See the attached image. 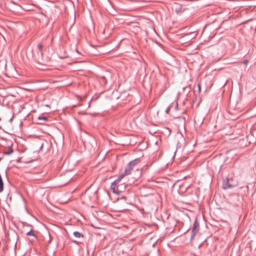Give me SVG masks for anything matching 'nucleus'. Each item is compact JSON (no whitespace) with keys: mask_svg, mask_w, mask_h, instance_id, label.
Returning a JSON list of instances; mask_svg holds the SVG:
<instances>
[{"mask_svg":"<svg viewBox=\"0 0 256 256\" xmlns=\"http://www.w3.org/2000/svg\"><path fill=\"white\" fill-rule=\"evenodd\" d=\"M26 236H36V235L34 233V231L32 230H31L30 231L28 232L26 234Z\"/></svg>","mask_w":256,"mask_h":256,"instance_id":"obj_10","label":"nucleus"},{"mask_svg":"<svg viewBox=\"0 0 256 256\" xmlns=\"http://www.w3.org/2000/svg\"><path fill=\"white\" fill-rule=\"evenodd\" d=\"M72 242L76 244H78V242L76 240H72Z\"/></svg>","mask_w":256,"mask_h":256,"instance_id":"obj_13","label":"nucleus"},{"mask_svg":"<svg viewBox=\"0 0 256 256\" xmlns=\"http://www.w3.org/2000/svg\"><path fill=\"white\" fill-rule=\"evenodd\" d=\"M72 178V175L70 172L66 173L64 176L62 177V184L65 185L68 184Z\"/></svg>","mask_w":256,"mask_h":256,"instance_id":"obj_7","label":"nucleus"},{"mask_svg":"<svg viewBox=\"0 0 256 256\" xmlns=\"http://www.w3.org/2000/svg\"><path fill=\"white\" fill-rule=\"evenodd\" d=\"M43 46L41 44H38V45L37 50H36V54L34 52V50H32V57L35 61L38 63H40L41 61L43 60Z\"/></svg>","mask_w":256,"mask_h":256,"instance_id":"obj_4","label":"nucleus"},{"mask_svg":"<svg viewBox=\"0 0 256 256\" xmlns=\"http://www.w3.org/2000/svg\"><path fill=\"white\" fill-rule=\"evenodd\" d=\"M122 178L118 176V178L111 184L110 189L114 193L119 194L125 190L126 188L125 184L120 183Z\"/></svg>","mask_w":256,"mask_h":256,"instance_id":"obj_1","label":"nucleus"},{"mask_svg":"<svg viewBox=\"0 0 256 256\" xmlns=\"http://www.w3.org/2000/svg\"><path fill=\"white\" fill-rule=\"evenodd\" d=\"M38 119L40 120H48V118L46 117H45V116H40L38 118Z\"/></svg>","mask_w":256,"mask_h":256,"instance_id":"obj_12","label":"nucleus"},{"mask_svg":"<svg viewBox=\"0 0 256 256\" xmlns=\"http://www.w3.org/2000/svg\"><path fill=\"white\" fill-rule=\"evenodd\" d=\"M96 195L94 192L90 189H87L82 196V202L88 206L90 205L92 202L96 200Z\"/></svg>","mask_w":256,"mask_h":256,"instance_id":"obj_2","label":"nucleus"},{"mask_svg":"<svg viewBox=\"0 0 256 256\" xmlns=\"http://www.w3.org/2000/svg\"><path fill=\"white\" fill-rule=\"evenodd\" d=\"M174 104L175 106V108L176 109H177L178 108V103L177 102H175V103H172V106H170L168 107L166 110V112L168 114V112H169V111L170 110V107L172 106Z\"/></svg>","mask_w":256,"mask_h":256,"instance_id":"obj_9","label":"nucleus"},{"mask_svg":"<svg viewBox=\"0 0 256 256\" xmlns=\"http://www.w3.org/2000/svg\"><path fill=\"white\" fill-rule=\"evenodd\" d=\"M238 186V182L233 178H226L222 182V188L224 190L230 188Z\"/></svg>","mask_w":256,"mask_h":256,"instance_id":"obj_5","label":"nucleus"},{"mask_svg":"<svg viewBox=\"0 0 256 256\" xmlns=\"http://www.w3.org/2000/svg\"><path fill=\"white\" fill-rule=\"evenodd\" d=\"M13 152V150L11 148H9L8 150L5 152V154H10Z\"/></svg>","mask_w":256,"mask_h":256,"instance_id":"obj_11","label":"nucleus"},{"mask_svg":"<svg viewBox=\"0 0 256 256\" xmlns=\"http://www.w3.org/2000/svg\"><path fill=\"white\" fill-rule=\"evenodd\" d=\"M140 162V160L138 158L130 162L125 168L124 172L119 176L121 178H124L125 176L130 174L131 171L134 168L135 166Z\"/></svg>","mask_w":256,"mask_h":256,"instance_id":"obj_3","label":"nucleus"},{"mask_svg":"<svg viewBox=\"0 0 256 256\" xmlns=\"http://www.w3.org/2000/svg\"><path fill=\"white\" fill-rule=\"evenodd\" d=\"M198 90H200V86H198Z\"/></svg>","mask_w":256,"mask_h":256,"instance_id":"obj_14","label":"nucleus"},{"mask_svg":"<svg viewBox=\"0 0 256 256\" xmlns=\"http://www.w3.org/2000/svg\"><path fill=\"white\" fill-rule=\"evenodd\" d=\"M73 235L76 238H84V235L78 232H74Z\"/></svg>","mask_w":256,"mask_h":256,"instance_id":"obj_8","label":"nucleus"},{"mask_svg":"<svg viewBox=\"0 0 256 256\" xmlns=\"http://www.w3.org/2000/svg\"><path fill=\"white\" fill-rule=\"evenodd\" d=\"M200 230V224L196 220L194 223L193 226L192 228V234L190 236V240L192 241L198 233Z\"/></svg>","mask_w":256,"mask_h":256,"instance_id":"obj_6","label":"nucleus"}]
</instances>
